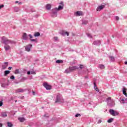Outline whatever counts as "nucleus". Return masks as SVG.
I'll use <instances>...</instances> for the list:
<instances>
[{"label":"nucleus","mask_w":127,"mask_h":127,"mask_svg":"<svg viewBox=\"0 0 127 127\" xmlns=\"http://www.w3.org/2000/svg\"><path fill=\"white\" fill-rule=\"evenodd\" d=\"M1 39L2 43L4 44V48L5 51H8V50L11 49V48L8 44H15L16 43L15 41L9 40L5 37H2Z\"/></svg>","instance_id":"nucleus-1"},{"label":"nucleus","mask_w":127,"mask_h":127,"mask_svg":"<svg viewBox=\"0 0 127 127\" xmlns=\"http://www.w3.org/2000/svg\"><path fill=\"white\" fill-rule=\"evenodd\" d=\"M60 5L59 6L58 8H55V9H53L52 12V16L53 17H56L57 16V12L59 10H61L63 9V7H64V4H63V2H61L60 3Z\"/></svg>","instance_id":"nucleus-2"},{"label":"nucleus","mask_w":127,"mask_h":127,"mask_svg":"<svg viewBox=\"0 0 127 127\" xmlns=\"http://www.w3.org/2000/svg\"><path fill=\"white\" fill-rule=\"evenodd\" d=\"M55 103H64V99L61 94L58 93L57 95Z\"/></svg>","instance_id":"nucleus-3"},{"label":"nucleus","mask_w":127,"mask_h":127,"mask_svg":"<svg viewBox=\"0 0 127 127\" xmlns=\"http://www.w3.org/2000/svg\"><path fill=\"white\" fill-rule=\"evenodd\" d=\"M109 113L110 115H112V116H113V117H116V116H119V112L113 109H110L109 110Z\"/></svg>","instance_id":"nucleus-4"},{"label":"nucleus","mask_w":127,"mask_h":127,"mask_svg":"<svg viewBox=\"0 0 127 127\" xmlns=\"http://www.w3.org/2000/svg\"><path fill=\"white\" fill-rule=\"evenodd\" d=\"M28 36L29 37H30V41H31V42H35L36 43H37V42H38L37 39H32L33 38V36H32L31 34H29Z\"/></svg>","instance_id":"nucleus-5"},{"label":"nucleus","mask_w":127,"mask_h":127,"mask_svg":"<svg viewBox=\"0 0 127 127\" xmlns=\"http://www.w3.org/2000/svg\"><path fill=\"white\" fill-rule=\"evenodd\" d=\"M43 85L46 90H51V85H49L48 83L45 82Z\"/></svg>","instance_id":"nucleus-6"},{"label":"nucleus","mask_w":127,"mask_h":127,"mask_svg":"<svg viewBox=\"0 0 127 127\" xmlns=\"http://www.w3.org/2000/svg\"><path fill=\"white\" fill-rule=\"evenodd\" d=\"M25 90L22 88H18L15 90V92L17 94L18 93H23Z\"/></svg>","instance_id":"nucleus-7"},{"label":"nucleus","mask_w":127,"mask_h":127,"mask_svg":"<svg viewBox=\"0 0 127 127\" xmlns=\"http://www.w3.org/2000/svg\"><path fill=\"white\" fill-rule=\"evenodd\" d=\"M105 7V5H101L100 6H98L96 9L97 11H100V10H102V9H103Z\"/></svg>","instance_id":"nucleus-8"},{"label":"nucleus","mask_w":127,"mask_h":127,"mask_svg":"<svg viewBox=\"0 0 127 127\" xmlns=\"http://www.w3.org/2000/svg\"><path fill=\"white\" fill-rule=\"evenodd\" d=\"M31 47H32V45H28L27 46H25L26 51L29 52V51H30V49H31Z\"/></svg>","instance_id":"nucleus-9"},{"label":"nucleus","mask_w":127,"mask_h":127,"mask_svg":"<svg viewBox=\"0 0 127 127\" xmlns=\"http://www.w3.org/2000/svg\"><path fill=\"white\" fill-rule=\"evenodd\" d=\"M22 39L23 40H27V39H28V37L27 36L26 33H23L22 35Z\"/></svg>","instance_id":"nucleus-10"},{"label":"nucleus","mask_w":127,"mask_h":127,"mask_svg":"<svg viewBox=\"0 0 127 127\" xmlns=\"http://www.w3.org/2000/svg\"><path fill=\"white\" fill-rule=\"evenodd\" d=\"M8 66V62H5L4 63V64L2 65V69L3 70H4V69H6V68Z\"/></svg>","instance_id":"nucleus-11"},{"label":"nucleus","mask_w":127,"mask_h":127,"mask_svg":"<svg viewBox=\"0 0 127 127\" xmlns=\"http://www.w3.org/2000/svg\"><path fill=\"white\" fill-rule=\"evenodd\" d=\"M122 91L123 92L124 95H125L126 96V97H127V88H126L124 86L123 87Z\"/></svg>","instance_id":"nucleus-12"},{"label":"nucleus","mask_w":127,"mask_h":127,"mask_svg":"<svg viewBox=\"0 0 127 127\" xmlns=\"http://www.w3.org/2000/svg\"><path fill=\"white\" fill-rule=\"evenodd\" d=\"M70 68V71H71V72L72 71H75V70H78V69H79V67H77V66H71V67H69Z\"/></svg>","instance_id":"nucleus-13"},{"label":"nucleus","mask_w":127,"mask_h":127,"mask_svg":"<svg viewBox=\"0 0 127 127\" xmlns=\"http://www.w3.org/2000/svg\"><path fill=\"white\" fill-rule=\"evenodd\" d=\"M0 116L2 118H6V117H7V113H6V112H1Z\"/></svg>","instance_id":"nucleus-14"},{"label":"nucleus","mask_w":127,"mask_h":127,"mask_svg":"<svg viewBox=\"0 0 127 127\" xmlns=\"http://www.w3.org/2000/svg\"><path fill=\"white\" fill-rule=\"evenodd\" d=\"M93 44L94 45H100V44H101V41H95L93 42Z\"/></svg>","instance_id":"nucleus-15"},{"label":"nucleus","mask_w":127,"mask_h":127,"mask_svg":"<svg viewBox=\"0 0 127 127\" xmlns=\"http://www.w3.org/2000/svg\"><path fill=\"white\" fill-rule=\"evenodd\" d=\"M76 14L77 16H81V15H83V12L81 11H77Z\"/></svg>","instance_id":"nucleus-16"},{"label":"nucleus","mask_w":127,"mask_h":127,"mask_svg":"<svg viewBox=\"0 0 127 127\" xmlns=\"http://www.w3.org/2000/svg\"><path fill=\"white\" fill-rule=\"evenodd\" d=\"M71 72H72V71L70 69V67H69V68H67V69H65V71H64V73H66V74L71 73Z\"/></svg>","instance_id":"nucleus-17"},{"label":"nucleus","mask_w":127,"mask_h":127,"mask_svg":"<svg viewBox=\"0 0 127 127\" xmlns=\"http://www.w3.org/2000/svg\"><path fill=\"white\" fill-rule=\"evenodd\" d=\"M46 9H47V10H50V9H51V4H47Z\"/></svg>","instance_id":"nucleus-18"},{"label":"nucleus","mask_w":127,"mask_h":127,"mask_svg":"<svg viewBox=\"0 0 127 127\" xmlns=\"http://www.w3.org/2000/svg\"><path fill=\"white\" fill-rule=\"evenodd\" d=\"M94 89L96 91V92H100V90L97 87V85H96V83L94 82Z\"/></svg>","instance_id":"nucleus-19"},{"label":"nucleus","mask_w":127,"mask_h":127,"mask_svg":"<svg viewBox=\"0 0 127 127\" xmlns=\"http://www.w3.org/2000/svg\"><path fill=\"white\" fill-rule=\"evenodd\" d=\"M18 120L21 123H23V122H24V121H25V119H24V118H19Z\"/></svg>","instance_id":"nucleus-20"},{"label":"nucleus","mask_w":127,"mask_h":127,"mask_svg":"<svg viewBox=\"0 0 127 127\" xmlns=\"http://www.w3.org/2000/svg\"><path fill=\"white\" fill-rule=\"evenodd\" d=\"M109 58H110L111 62H115V57H114L113 56H110V57H109Z\"/></svg>","instance_id":"nucleus-21"},{"label":"nucleus","mask_w":127,"mask_h":127,"mask_svg":"<svg viewBox=\"0 0 127 127\" xmlns=\"http://www.w3.org/2000/svg\"><path fill=\"white\" fill-rule=\"evenodd\" d=\"M6 86H8V84H7V83H1V86L2 88H5Z\"/></svg>","instance_id":"nucleus-22"},{"label":"nucleus","mask_w":127,"mask_h":127,"mask_svg":"<svg viewBox=\"0 0 127 127\" xmlns=\"http://www.w3.org/2000/svg\"><path fill=\"white\" fill-rule=\"evenodd\" d=\"M34 36H35V37H37V36H40V33L39 32L35 33L34 34Z\"/></svg>","instance_id":"nucleus-23"},{"label":"nucleus","mask_w":127,"mask_h":127,"mask_svg":"<svg viewBox=\"0 0 127 127\" xmlns=\"http://www.w3.org/2000/svg\"><path fill=\"white\" fill-rule=\"evenodd\" d=\"M9 73H10V71L9 70L4 71V76H7V75H8V74H9Z\"/></svg>","instance_id":"nucleus-24"},{"label":"nucleus","mask_w":127,"mask_h":127,"mask_svg":"<svg viewBox=\"0 0 127 127\" xmlns=\"http://www.w3.org/2000/svg\"><path fill=\"white\" fill-rule=\"evenodd\" d=\"M56 63L58 64H62V63H63V61L62 60H57L56 61Z\"/></svg>","instance_id":"nucleus-25"},{"label":"nucleus","mask_w":127,"mask_h":127,"mask_svg":"<svg viewBox=\"0 0 127 127\" xmlns=\"http://www.w3.org/2000/svg\"><path fill=\"white\" fill-rule=\"evenodd\" d=\"M14 10L15 11V12H18V11H19V8L17 7H14Z\"/></svg>","instance_id":"nucleus-26"},{"label":"nucleus","mask_w":127,"mask_h":127,"mask_svg":"<svg viewBox=\"0 0 127 127\" xmlns=\"http://www.w3.org/2000/svg\"><path fill=\"white\" fill-rule=\"evenodd\" d=\"M67 35V36H69V33L68 32H63V35Z\"/></svg>","instance_id":"nucleus-27"},{"label":"nucleus","mask_w":127,"mask_h":127,"mask_svg":"<svg viewBox=\"0 0 127 127\" xmlns=\"http://www.w3.org/2000/svg\"><path fill=\"white\" fill-rule=\"evenodd\" d=\"M99 67L100 69H105V65L104 64H100Z\"/></svg>","instance_id":"nucleus-28"},{"label":"nucleus","mask_w":127,"mask_h":127,"mask_svg":"<svg viewBox=\"0 0 127 127\" xmlns=\"http://www.w3.org/2000/svg\"><path fill=\"white\" fill-rule=\"evenodd\" d=\"M7 126L9 127H12V124L10 122H7Z\"/></svg>","instance_id":"nucleus-29"},{"label":"nucleus","mask_w":127,"mask_h":127,"mask_svg":"<svg viewBox=\"0 0 127 127\" xmlns=\"http://www.w3.org/2000/svg\"><path fill=\"white\" fill-rule=\"evenodd\" d=\"M120 102L122 104H125V99L124 98H121Z\"/></svg>","instance_id":"nucleus-30"},{"label":"nucleus","mask_w":127,"mask_h":127,"mask_svg":"<svg viewBox=\"0 0 127 127\" xmlns=\"http://www.w3.org/2000/svg\"><path fill=\"white\" fill-rule=\"evenodd\" d=\"M88 23L87 20H83L82 21V24H87Z\"/></svg>","instance_id":"nucleus-31"},{"label":"nucleus","mask_w":127,"mask_h":127,"mask_svg":"<svg viewBox=\"0 0 127 127\" xmlns=\"http://www.w3.org/2000/svg\"><path fill=\"white\" fill-rule=\"evenodd\" d=\"M114 121V118H111L108 120V123H111Z\"/></svg>","instance_id":"nucleus-32"},{"label":"nucleus","mask_w":127,"mask_h":127,"mask_svg":"<svg viewBox=\"0 0 127 127\" xmlns=\"http://www.w3.org/2000/svg\"><path fill=\"white\" fill-rule=\"evenodd\" d=\"M14 74H19V69H16L14 71Z\"/></svg>","instance_id":"nucleus-33"},{"label":"nucleus","mask_w":127,"mask_h":127,"mask_svg":"<svg viewBox=\"0 0 127 127\" xmlns=\"http://www.w3.org/2000/svg\"><path fill=\"white\" fill-rule=\"evenodd\" d=\"M87 35L88 37H89V38H93V37L92 36V35H91V34L87 33Z\"/></svg>","instance_id":"nucleus-34"},{"label":"nucleus","mask_w":127,"mask_h":127,"mask_svg":"<svg viewBox=\"0 0 127 127\" xmlns=\"http://www.w3.org/2000/svg\"><path fill=\"white\" fill-rule=\"evenodd\" d=\"M85 66L84 65H83V64H80V66H79V68H80V69H83V68H85Z\"/></svg>","instance_id":"nucleus-35"},{"label":"nucleus","mask_w":127,"mask_h":127,"mask_svg":"<svg viewBox=\"0 0 127 127\" xmlns=\"http://www.w3.org/2000/svg\"><path fill=\"white\" fill-rule=\"evenodd\" d=\"M111 100H112V98L108 97V98H107L106 101H107V102H110V101H111Z\"/></svg>","instance_id":"nucleus-36"},{"label":"nucleus","mask_w":127,"mask_h":127,"mask_svg":"<svg viewBox=\"0 0 127 127\" xmlns=\"http://www.w3.org/2000/svg\"><path fill=\"white\" fill-rule=\"evenodd\" d=\"M75 118H78V117H81V114H77L76 115H75Z\"/></svg>","instance_id":"nucleus-37"},{"label":"nucleus","mask_w":127,"mask_h":127,"mask_svg":"<svg viewBox=\"0 0 127 127\" xmlns=\"http://www.w3.org/2000/svg\"><path fill=\"white\" fill-rule=\"evenodd\" d=\"M30 72H31V74H32L33 75H35V74H36V73L34 71H31Z\"/></svg>","instance_id":"nucleus-38"},{"label":"nucleus","mask_w":127,"mask_h":127,"mask_svg":"<svg viewBox=\"0 0 127 127\" xmlns=\"http://www.w3.org/2000/svg\"><path fill=\"white\" fill-rule=\"evenodd\" d=\"M14 76L12 75L10 76V79H11L12 80H14Z\"/></svg>","instance_id":"nucleus-39"},{"label":"nucleus","mask_w":127,"mask_h":127,"mask_svg":"<svg viewBox=\"0 0 127 127\" xmlns=\"http://www.w3.org/2000/svg\"><path fill=\"white\" fill-rule=\"evenodd\" d=\"M4 6V5L3 4L0 5V9H1V8H2V7H3Z\"/></svg>","instance_id":"nucleus-40"},{"label":"nucleus","mask_w":127,"mask_h":127,"mask_svg":"<svg viewBox=\"0 0 127 127\" xmlns=\"http://www.w3.org/2000/svg\"><path fill=\"white\" fill-rule=\"evenodd\" d=\"M2 105H3L2 101H0V107H1V106H2Z\"/></svg>","instance_id":"nucleus-41"},{"label":"nucleus","mask_w":127,"mask_h":127,"mask_svg":"<svg viewBox=\"0 0 127 127\" xmlns=\"http://www.w3.org/2000/svg\"><path fill=\"white\" fill-rule=\"evenodd\" d=\"M101 123H102V120H99L97 123V124H101Z\"/></svg>","instance_id":"nucleus-42"},{"label":"nucleus","mask_w":127,"mask_h":127,"mask_svg":"<svg viewBox=\"0 0 127 127\" xmlns=\"http://www.w3.org/2000/svg\"><path fill=\"white\" fill-rule=\"evenodd\" d=\"M54 39H55V40H56V41L58 40V37H54Z\"/></svg>","instance_id":"nucleus-43"},{"label":"nucleus","mask_w":127,"mask_h":127,"mask_svg":"<svg viewBox=\"0 0 127 127\" xmlns=\"http://www.w3.org/2000/svg\"><path fill=\"white\" fill-rule=\"evenodd\" d=\"M27 74H28V75H30V74H31V71H27Z\"/></svg>","instance_id":"nucleus-44"},{"label":"nucleus","mask_w":127,"mask_h":127,"mask_svg":"<svg viewBox=\"0 0 127 127\" xmlns=\"http://www.w3.org/2000/svg\"><path fill=\"white\" fill-rule=\"evenodd\" d=\"M116 20H119V16H116Z\"/></svg>","instance_id":"nucleus-45"},{"label":"nucleus","mask_w":127,"mask_h":127,"mask_svg":"<svg viewBox=\"0 0 127 127\" xmlns=\"http://www.w3.org/2000/svg\"><path fill=\"white\" fill-rule=\"evenodd\" d=\"M8 69L9 70H11V69H12V67L11 66H9Z\"/></svg>","instance_id":"nucleus-46"},{"label":"nucleus","mask_w":127,"mask_h":127,"mask_svg":"<svg viewBox=\"0 0 127 127\" xmlns=\"http://www.w3.org/2000/svg\"><path fill=\"white\" fill-rule=\"evenodd\" d=\"M33 95L34 96L35 95V92L32 91Z\"/></svg>","instance_id":"nucleus-47"},{"label":"nucleus","mask_w":127,"mask_h":127,"mask_svg":"<svg viewBox=\"0 0 127 127\" xmlns=\"http://www.w3.org/2000/svg\"><path fill=\"white\" fill-rule=\"evenodd\" d=\"M22 80H26V78L25 77H23V78H22Z\"/></svg>","instance_id":"nucleus-48"},{"label":"nucleus","mask_w":127,"mask_h":127,"mask_svg":"<svg viewBox=\"0 0 127 127\" xmlns=\"http://www.w3.org/2000/svg\"><path fill=\"white\" fill-rule=\"evenodd\" d=\"M0 127H2V124H0Z\"/></svg>","instance_id":"nucleus-49"},{"label":"nucleus","mask_w":127,"mask_h":127,"mask_svg":"<svg viewBox=\"0 0 127 127\" xmlns=\"http://www.w3.org/2000/svg\"><path fill=\"white\" fill-rule=\"evenodd\" d=\"M15 3H18V1H16L15 2Z\"/></svg>","instance_id":"nucleus-50"},{"label":"nucleus","mask_w":127,"mask_h":127,"mask_svg":"<svg viewBox=\"0 0 127 127\" xmlns=\"http://www.w3.org/2000/svg\"><path fill=\"white\" fill-rule=\"evenodd\" d=\"M21 2H19L18 4H21Z\"/></svg>","instance_id":"nucleus-51"},{"label":"nucleus","mask_w":127,"mask_h":127,"mask_svg":"<svg viewBox=\"0 0 127 127\" xmlns=\"http://www.w3.org/2000/svg\"><path fill=\"white\" fill-rule=\"evenodd\" d=\"M85 79H88V76H85Z\"/></svg>","instance_id":"nucleus-52"},{"label":"nucleus","mask_w":127,"mask_h":127,"mask_svg":"<svg viewBox=\"0 0 127 127\" xmlns=\"http://www.w3.org/2000/svg\"><path fill=\"white\" fill-rule=\"evenodd\" d=\"M125 64H126V65H127V62H125Z\"/></svg>","instance_id":"nucleus-53"},{"label":"nucleus","mask_w":127,"mask_h":127,"mask_svg":"<svg viewBox=\"0 0 127 127\" xmlns=\"http://www.w3.org/2000/svg\"><path fill=\"white\" fill-rule=\"evenodd\" d=\"M15 102V103H16V102H17V100H16Z\"/></svg>","instance_id":"nucleus-54"},{"label":"nucleus","mask_w":127,"mask_h":127,"mask_svg":"<svg viewBox=\"0 0 127 127\" xmlns=\"http://www.w3.org/2000/svg\"><path fill=\"white\" fill-rule=\"evenodd\" d=\"M113 37H114V36H113Z\"/></svg>","instance_id":"nucleus-55"}]
</instances>
